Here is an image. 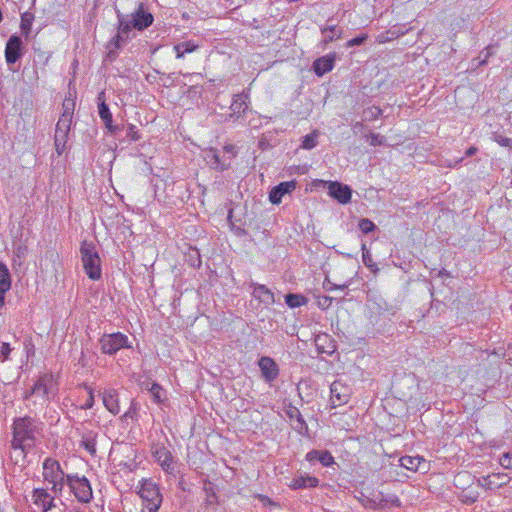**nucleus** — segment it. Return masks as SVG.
Listing matches in <instances>:
<instances>
[{"mask_svg": "<svg viewBox=\"0 0 512 512\" xmlns=\"http://www.w3.org/2000/svg\"><path fill=\"white\" fill-rule=\"evenodd\" d=\"M137 414V408H136V405L134 402L131 403V406L130 408L128 409V411L124 414V417L125 418H134Z\"/></svg>", "mask_w": 512, "mask_h": 512, "instance_id": "4d7b16f0", "label": "nucleus"}, {"mask_svg": "<svg viewBox=\"0 0 512 512\" xmlns=\"http://www.w3.org/2000/svg\"><path fill=\"white\" fill-rule=\"evenodd\" d=\"M249 286L253 288L252 296L265 306L272 305L276 302L274 293L267 286L253 281Z\"/></svg>", "mask_w": 512, "mask_h": 512, "instance_id": "dca6fc26", "label": "nucleus"}, {"mask_svg": "<svg viewBox=\"0 0 512 512\" xmlns=\"http://www.w3.org/2000/svg\"><path fill=\"white\" fill-rule=\"evenodd\" d=\"M32 499L33 503L41 510V512H48L55 506L54 498L45 489H34Z\"/></svg>", "mask_w": 512, "mask_h": 512, "instance_id": "6ab92c4d", "label": "nucleus"}, {"mask_svg": "<svg viewBox=\"0 0 512 512\" xmlns=\"http://www.w3.org/2000/svg\"><path fill=\"white\" fill-rule=\"evenodd\" d=\"M43 477L48 482L58 481L64 477V472L61 469L60 463L52 458L45 459L43 463Z\"/></svg>", "mask_w": 512, "mask_h": 512, "instance_id": "f3484780", "label": "nucleus"}, {"mask_svg": "<svg viewBox=\"0 0 512 512\" xmlns=\"http://www.w3.org/2000/svg\"><path fill=\"white\" fill-rule=\"evenodd\" d=\"M285 303L290 308H297L306 305L308 299L302 294L288 293L284 296Z\"/></svg>", "mask_w": 512, "mask_h": 512, "instance_id": "473e14b6", "label": "nucleus"}, {"mask_svg": "<svg viewBox=\"0 0 512 512\" xmlns=\"http://www.w3.org/2000/svg\"><path fill=\"white\" fill-rule=\"evenodd\" d=\"M12 279L6 264L0 261V309L5 304V294L11 289Z\"/></svg>", "mask_w": 512, "mask_h": 512, "instance_id": "412c9836", "label": "nucleus"}, {"mask_svg": "<svg viewBox=\"0 0 512 512\" xmlns=\"http://www.w3.org/2000/svg\"><path fill=\"white\" fill-rule=\"evenodd\" d=\"M424 459L420 456H402L399 459L400 466L410 470V471H417L421 462H423Z\"/></svg>", "mask_w": 512, "mask_h": 512, "instance_id": "7c9ffc66", "label": "nucleus"}, {"mask_svg": "<svg viewBox=\"0 0 512 512\" xmlns=\"http://www.w3.org/2000/svg\"><path fill=\"white\" fill-rule=\"evenodd\" d=\"M336 53H329L314 60L312 70L316 76L322 77L332 71L335 67Z\"/></svg>", "mask_w": 512, "mask_h": 512, "instance_id": "4468645a", "label": "nucleus"}, {"mask_svg": "<svg viewBox=\"0 0 512 512\" xmlns=\"http://www.w3.org/2000/svg\"><path fill=\"white\" fill-rule=\"evenodd\" d=\"M118 19L117 34L110 40L109 46L119 49L127 42L131 36L132 29L143 31L152 25L154 21L153 15L144 9L143 3H139L138 8L131 14H122L119 10L116 11Z\"/></svg>", "mask_w": 512, "mask_h": 512, "instance_id": "f257e3e1", "label": "nucleus"}, {"mask_svg": "<svg viewBox=\"0 0 512 512\" xmlns=\"http://www.w3.org/2000/svg\"><path fill=\"white\" fill-rule=\"evenodd\" d=\"M40 424L30 416L15 418L12 424L13 444L15 447H34Z\"/></svg>", "mask_w": 512, "mask_h": 512, "instance_id": "f03ea898", "label": "nucleus"}, {"mask_svg": "<svg viewBox=\"0 0 512 512\" xmlns=\"http://www.w3.org/2000/svg\"><path fill=\"white\" fill-rule=\"evenodd\" d=\"M232 214H233V210L230 209L229 212H228V217H227V220H228V223H229V226L231 228V230L237 235V236H244L247 234V231L244 229V228H241L240 226H237L233 220H232Z\"/></svg>", "mask_w": 512, "mask_h": 512, "instance_id": "79ce46f5", "label": "nucleus"}, {"mask_svg": "<svg viewBox=\"0 0 512 512\" xmlns=\"http://www.w3.org/2000/svg\"><path fill=\"white\" fill-rule=\"evenodd\" d=\"M368 138L370 139L371 146H381L384 144L385 141V138L383 136L376 133H370L368 135Z\"/></svg>", "mask_w": 512, "mask_h": 512, "instance_id": "3c124183", "label": "nucleus"}, {"mask_svg": "<svg viewBox=\"0 0 512 512\" xmlns=\"http://www.w3.org/2000/svg\"><path fill=\"white\" fill-rule=\"evenodd\" d=\"M492 50H493V48H492V47H487L485 50H483V51L480 53L479 58H481V57L483 56V59H481V60L479 61L478 65H483V64H485V63H486V61H487L488 57H489L490 55H492V53H493V51H492Z\"/></svg>", "mask_w": 512, "mask_h": 512, "instance_id": "5fc2aeb1", "label": "nucleus"}, {"mask_svg": "<svg viewBox=\"0 0 512 512\" xmlns=\"http://www.w3.org/2000/svg\"><path fill=\"white\" fill-rule=\"evenodd\" d=\"M96 437L97 434L89 431L82 436L80 445L92 456L96 454Z\"/></svg>", "mask_w": 512, "mask_h": 512, "instance_id": "c85d7f7f", "label": "nucleus"}, {"mask_svg": "<svg viewBox=\"0 0 512 512\" xmlns=\"http://www.w3.org/2000/svg\"><path fill=\"white\" fill-rule=\"evenodd\" d=\"M98 113L101 120L104 122L105 126H111L112 122V113L110 112L109 106L105 101V92L102 91L98 94Z\"/></svg>", "mask_w": 512, "mask_h": 512, "instance_id": "b1692460", "label": "nucleus"}, {"mask_svg": "<svg viewBox=\"0 0 512 512\" xmlns=\"http://www.w3.org/2000/svg\"><path fill=\"white\" fill-rule=\"evenodd\" d=\"M363 122H364V121L362 120V121H359V122L354 123V124H353V129H354V130L362 129V128L364 127Z\"/></svg>", "mask_w": 512, "mask_h": 512, "instance_id": "052dcab7", "label": "nucleus"}, {"mask_svg": "<svg viewBox=\"0 0 512 512\" xmlns=\"http://www.w3.org/2000/svg\"><path fill=\"white\" fill-rule=\"evenodd\" d=\"M51 483L53 484L52 490L54 493L61 492L64 484L66 483V476L64 475V477H61L58 481H53Z\"/></svg>", "mask_w": 512, "mask_h": 512, "instance_id": "864d4df0", "label": "nucleus"}, {"mask_svg": "<svg viewBox=\"0 0 512 512\" xmlns=\"http://www.w3.org/2000/svg\"><path fill=\"white\" fill-rule=\"evenodd\" d=\"M74 108V100L65 98L62 104L63 111L56 124L54 135V145L59 156L62 155L65 150L68 134L72 124Z\"/></svg>", "mask_w": 512, "mask_h": 512, "instance_id": "7ed1b4c3", "label": "nucleus"}, {"mask_svg": "<svg viewBox=\"0 0 512 512\" xmlns=\"http://www.w3.org/2000/svg\"><path fill=\"white\" fill-rule=\"evenodd\" d=\"M66 484L79 502L89 503L92 500V488L89 480L85 476L66 475Z\"/></svg>", "mask_w": 512, "mask_h": 512, "instance_id": "6e6552de", "label": "nucleus"}, {"mask_svg": "<svg viewBox=\"0 0 512 512\" xmlns=\"http://www.w3.org/2000/svg\"><path fill=\"white\" fill-rule=\"evenodd\" d=\"M318 462L324 467H330L335 463L334 457L328 450H319Z\"/></svg>", "mask_w": 512, "mask_h": 512, "instance_id": "ea45409f", "label": "nucleus"}, {"mask_svg": "<svg viewBox=\"0 0 512 512\" xmlns=\"http://www.w3.org/2000/svg\"><path fill=\"white\" fill-rule=\"evenodd\" d=\"M362 250L364 251L363 252V262L364 264L371 270H373V267L376 266L375 263H373L372 261V258H371V254L368 250H366V245L365 244H362Z\"/></svg>", "mask_w": 512, "mask_h": 512, "instance_id": "09e8293b", "label": "nucleus"}, {"mask_svg": "<svg viewBox=\"0 0 512 512\" xmlns=\"http://www.w3.org/2000/svg\"><path fill=\"white\" fill-rule=\"evenodd\" d=\"M11 452H10V459L15 464H21L23 465L26 459L27 454L32 449V447H15L13 444V441H11L10 444Z\"/></svg>", "mask_w": 512, "mask_h": 512, "instance_id": "cd10ccee", "label": "nucleus"}, {"mask_svg": "<svg viewBox=\"0 0 512 512\" xmlns=\"http://www.w3.org/2000/svg\"><path fill=\"white\" fill-rule=\"evenodd\" d=\"M288 415H289V417H290V418H293V417H295V418H296V413L294 412V408H293V409H291V410L288 412Z\"/></svg>", "mask_w": 512, "mask_h": 512, "instance_id": "774afa93", "label": "nucleus"}, {"mask_svg": "<svg viewBox=\"0 0 512 512\" xmlns=\"http://www.w3.org/2000/svg\"><path fill=\"white\" fill-rule=\"evenodd\" d=\"M319 485V479L310 475H299L292 479L289 487L293 490L314 488Z\"/></svg>", "mask_w": 512, "mask_h": 512, "instance_id": "5701e85b", "label": "nucleus"}, {"mask_svg": "<svg viewBox=\"0 0 512 512\" xmlns=\"http://www.w3.org/2000/svg\"><path fill=\"white\" fill-rule=\"evenodd\" d=\"M258 366L261 371V376L267 383H272L279 376V367L275 360L269 356H262L258 360Z\"/></svg>", "mask_w": 512, "mask_h": 512, "instance_id": "f8f14e48", "label": "nucleus"}, {"mask_svg": "<svg viewBox=\"0 0 512 512\" xmlns=\"http://www.w3.org/2000/svg\"><path fill=\"white\" fill-rule=\"evenodd\" d=\"M438 276H439V277H449V276H450V273H449L447 270L442 269V270H440V271L438 272Z\"/></svg>", "mask_w": 512, "mask_h": 512, "instance_id": "680f3d73", "label": "nucleus"}, {"mask_svg": "<svg viewBox=\"0 0 512 512\" xmlns=\"http://www.w3.org/2000/svg\"><path fill=\"white\" fill-rule=\"evenodd\" d=\"M296 188V182L285 181L279 183L277 186L273 187L269 193V200L272 204H280L284 195L292 192Z\"/></svg>", "mask_w": 512, "mask_h": 512, "instance_id": "aec40b11", "label": "nucleus"}, {"mask_svg": "<svg viewBox=\"0 0 512 512\" xmlns=\"http://www.w3.org/2000/svg\"><path fill=\"white\" fill-rule=\"evenodd\" d=\"M101 395L106 409L112 414L117 415L120 412L117 390L105 389Z\"/></svg>", "mask_w": 512, "mask_h": 512, "instance_id": "4be33fe9", "label": "nucleus"}, {"mask_svg": "<svg viewBox=\"0 0 512 512\" xmlns=\"http://www.w3.org/2000/svg\"><path fill=\"white\" fill-rule=\"evenodd\" d=\"M478 151L477 147L471 146L465 151V157H472Z\"/></svg>", "mask_w": 512, "mask_h": 512, "instance_id": "13d9d810", "label": "nucleus"}, {"mask_svg": "<svg viewBox=\"0 0 512 512\" xmlns=\"http://www.w3.org/2000/svg\"><path fill=\"white\" fill-rule=\"evenodd\" d=\"M367 39H368L367 34H360L357 37H354V38L350 39L349 41H347L345 44V47L350 48V47H354V46H361L366 42Z\"/></svg>", "mask_w": 512, "mask_h": 512, "instance_id": "c03bdc74", "label": "nucleus"}, {"mask_svg": "<svg viewBox=\"0 0 512 512\" xmlns=\"http://www.w3.org/2000/svg\"><path fill=\"white\" fill-rule=\"evenodd\" d=\"M204 491L206 493L205 504L206 505H214L217 503L218 497L215 492L214 486L211 482H206L204 484Z\"/></svg>", "mask_w": 512, "mask_h": 512, "instance_id": "4c0bfd02", "label": "nucleus"}, {"mask_svg": "<svg viewBox=\"0 0 512 512\" xmlns=\"http://www.w3.org/2000/svg\"><path fill=\"white\" fill-rule=\"evenodd\" d=\"M323 186H327L329 195L336 199L340 204H348L351 201L352 189L338 181L320 180Z\"/></svg>", "mask_w": 512, "mask_h": 512, "instance_id": "9b49d317", "label": "nucleus"}, {"mask_svg": "<svg viewBox=\"0 0 512 512\" xmlns=\"http://www.w3.org/2000/svg\"><path fill=\"white\" fill-rule=\"evenodd\" d=\"M139 495L149 512H157L162 503V494L157 483L151 479H144L141 482Z\"/></svg>", "mask_w": 512, "mask_h": 512, "instance_id": "423d86ee", "label": "nucleus"}, {"mask_svg": "<svg viewBox=\"0 0 512 512\" xmlns=\"http://www.w3.org/2000/svg\"><path fill=\"white\" fill-rule=\"evenodd\" d=\"M205 160L211 168L219 171L228 169L230 165L229 163L226 164L221 161L220 156L215 149H210L206 152Z\"/></svg>", "mask_w": 512, "mask_h": 512, "instance_id": "a878e982", "label": "nucleus"}, {"mask_svg": "<svg viewBox=\"0 0 512 512\" xmlns=\"http://www.w3.org/2000/svg\"><path fill=\"white\" fill-rule=\"evenodd\" d=\"M248 95L245 93L236 94L233 97V101L229 107L230 112L223 115V122H236L238 121L242 115L246 113L248 110Z\"/></svg>", "mask_w": 512, "mask_h": 512, "instance_id": "9d476101", "label": "nucleus"}, {"mask_svg": "<svg viewBox=\"0 0 512 512\" xmlns=\"http://www.w3.org/2000/svg\"><path fill=\"white\" fill-rule=\"evenodd\" d=\"M109 132L113 135H117L120 131L124 129V125H113V121L111 122V126H106Z\"/></svg>", "mask_w": 512, "mask_h": 512, "instance_id": "6e6d98bb", "label": "nucleus"}, {"mask_svg": "<svg viewBox=\"0 0 512 512\" xmlns=\"http://www.w3.org/2000/svg\"><path fill=\"white\" fill-rule=\"evenodd\" d=\"M117 56V54L113 51V50H110L109 53H108V57L110 59H114L115 57Z\"/></svg>", "mask_w": 512, "mask_h": 512, "instance_id": "69168bd1", "label": "nucleus"}, {"mask_svg": "<svg viewBox=\"0 0 512 512\" xmlns=\"http://www.w3.org/2000/svg\"><path fill=\"white\" fill-rule=\"evenodd\" d=\"M26 248L25 247H22V246H18L17 249H16V253L18 256L22 255L24 253V250Z\"/></svg>", "mask_w": 512, "mask_h": 512, "instance_id": "0e129e2a", "label": "nucleus"}, {"mask_svg": "<svg viewBox=\"0 0 512 512\" xmlns=\"http://www.w3.org/2000/svg\"><path fill=\"white\" fill-rule=\"evenodd\" d=\"M199 46L192 41H184L174 45V51L176 52V58L181 59L186 53H192L196 51Z\"/></svg>", "mask_w": 512, "mask_h": 512, "instance_id": "c756f323", "label": "nucleus"}, {"mask_svg": "<svg viewBox=\"0 0 512 512\" xmlns=\"http://www.w3.org/2000/svg\"><path fill=\"white\" fill-rule=\"evenodd\" d=\"M319 450L317 449H313L311 451H309L306 455H305V460L308 461L310 464H315L318 462L319 460Z\"/></svg>", "mask_w": 512, "mask_h": 512, "instance_id": "603ef678", "label": "nucleus"}, {"mask_svg": "<svg viewBox=\"0 0 512 512\" xmlns=\"http://www.w3.org/2000/svg\"><path fill=\"white\" fill-rule=\"evenodd\" d=\"M324 38L322 40V45L325 47L330 42H333L336 39L342 38V29H337L336 25H327L321 29Z\"/></svg>", "mask_w": 512, "mask_h": 512, "instance_id": "bb28decb", "label": "nucleus"}, {"mask_svg": "<svg viewBox=\"0 0 512 512\" xmlns=\"http://www.w3.org/2000/svg\"><path fill=\"white\" fill-rule=\"evenodd\" d=\"M330 393L333 405L341 406L349 401L352 390L348 385L336 380L331 384Z\"/></svg>", "mask_w": 512, "mask_h": 512, "instance_id": "ddd939ff", "label": "nucleus"}, {"mask_svg": "<svg viewBox=\"0 0 512 512\" xmlns=\"http://www.w3.org/2000/svg\"><path fill=\"white\" fill-rule=\"evenodd\" d=\"M32 393H38L42 398L41 405L49 403L58 393V382L53 373H44L39 376L32 386Z\"/></svg>", "mask_w": 512, "mask_h": 512, "instance_id": "39448f33", "label": "nucleus"}, {"mask_svg": "<svg viewBox=\"0 0 512 512\" xmlns=\"http://www.w3.org/2000/svg\"><path fill=\"white\" fill-rule=\"evenodd\" d=\"M82 386L88 392V398H87L86 402L83 405H81L80 408L83 410H88V409H91L94 405V392H93V389L90 386H88L87 384L83 383Z\"/></svg>", "mask_w": 512, "mask_h": 512, "instance_id": "37998d69", "label": "nucleus"}, {"mask_svg": "<svg viewBox=\"0 0 512 512\" xmlns=\"http://www.w3.org/2000/svg\"><path fill=\"white\" fill-rule=\"evenodd\" d=\"M12 351V348L9 343L2 342L0 347V360L2 362L7 361L9 359V355Z\"/></svg>", "mask_w": 512, "mask_h": 512, "instance_id": "a18cd8bd", "label": "nucleus"}, {"mask_svg": "<svg viewBox=\"0 0 512 512\" xmlns=\"http://www.w3.org/2000/svg\"><path fill=\"white\" fill-rule=\"evenodd\" d=\"M494 140L502 147L512 149V139L503 135H494Z\"/></svg>", "mask_w": 512, "mask_h": 512, "instance_id": "de8ad7c7", "label": "nucleus"}, {"mask_svg": "<svg viewBox=\"0 0 512 512\" xmlns=\"http://www.w3.org/2000/svg\"><path fill=\"white\" fill-rule=\"evenodd\" d=\"M33 395H38V393H32V388H31L30 390L26 391V393L24 395V399L28 400Z\"/></svg>", "mask_w": 512, "mask_h": 512, "instance_id": "e2e57ef3", "label": "nucleus"}, {"mask_svg": "<svg viewBox=\"0 0 512 512\" xmlns=\"http://www.w3.org/2000/svg\"><path fill=\"white\" fill-rule=\"evenodd\" d=\"M358 227L364 234H369L376 229V225L368 218L360 219Z\"/></svg>", "mask_w": 512, "mask_h": 512, "instance_id": "a19ab883", "label": "nucleus"}, {"mask_svg": "<svg viewBox=\"0 0 512 512\" xmlns=\"http://www.w3.org/2000/svg\"><path fill=\"white\" fill-rule=\"evenodd\" d=\"M25 52V47L22 38L13 34L9 37L5 46V60L9 67L19 61Z\"/></svg>", "mask_w": 512, "mask_h": 512, "instance_id": "1a4fd4ad", "label": "nucleus"}, {"mask_svg": "<svg viewBox=\"0 0 512 512\" xmlns=\"http://www.w3.org/2000/svg\"><path fill=\"white\" fill-rule=\"evenodd\" d=\"M294 412L296 413V422H297V425L295 426V430L302 435H306L308 433V425H307L306 421L304 420L300 411L295 407H294Z\"/></svg>", "mask_w": 512, "mask_h": 512, "instance_id": "58836bf2", "label": "nucleus"}, {"mask_svg": "<svg viewBox=\"0 0 512 512\" xmlns=\"http://www.w3.org/2000/svg\"><path fill=\"white\" fill-rule=\"evenodd\" d=\"M82 265L91 280H99L102 276L101 259L93 242L84 240L80 246Z\"/></svg>", "mask_w": 512, "mask_h": 512, "instance_id": "20e7f679", "label": "nucleus"}, {"mask_svg": "<svg viewBox=\"0 0 512 512\" xmlns=\"http://www.w3.org/2000/svg\"><path fill=\"white\" fill-rule=\"evenodd\" d=\"M153 455L155 461L162 467V469L169 473H174L173 456L165 446H156Z\"/></svg>", "mask_w": 512, "mask_h": 512, "instance_id": "2eb2a0df", "label": "nucleus"}, {"mask_svg": "<svg viewBox=\"0 0 512 512\" xmlns=\"http://www.w3.org/2000/svg\"><path fill=\"white\" fill-rule=\"evenodd\" d=\"M318 136L319 132L317 130H314L311 133L305 135L303 137L301 147L306 150L315 148L318 144Z\"/></svg>", "mask_w": 512, "mask_h": 512, "instance_id": "c9c22d12", "label": "nucleus"}, {"mask_svg": "<svg viewBox=\"0 0 512 512\" xmlns=\"http://www.w3.org/2000/svg\"><path fill=\"white\" fill-rule=\"evenodd\" d=\"M126 136L131 140V141H137L140 139V135H139V132L136 128L135 125L133 124H128L127 125V128H126Z\"/></svg>", "mask_w": 512, "mask_h": 512, "instance_id": "49530a36", "label": "nucleus"}, {"mask_svg": "<svg viewBox=\"0 0 512 512\" xmlns=\"http://www.w3.org/2000/svg\"><path fill=\"white\" fill-rule=\"evenodd\" d=\"M224 149H225L227 152L232 153V152H233V150H234V147H233L232 145H227V146H225V147H224Z\"/></svg>", "mask_w": 512, "mask_h": 512, "instance_id": "338daca9", "label": "nucleus"}, {"mask_svg": "<svg viewBox=\"0 0 512 512\" xmlns=\"http://www.w3.org/2000/svg\"><path fill=\"white\" fill-rule=\"evenodd\" d=\"M143 389L151 393L153 401L157 404H162L167 399L165 389L158 383H143Z\"/></svg>", "mask_w": 512, "mask_h": 512, "instance_id": "393cba45", "label": "nucleus"}, {"mask_svg": "<svg viewBox=\"0 0 512 512\" xmlns=\"http://www.w3.org/2000/svg\"><path fill=\"white\" fill-rule=\"evenodd\" d=\"M186 263L193 268H200L202 264L201 255L197 248L189 247L185 253Z\"/></svg>", "mask_w": 512, "mask_h": 512, "instance_id": "2f4dec72", "label": "nucleus"}, {"mask_svg": "<svg viewBox=\"0 0 512 512\" xmlns=\"http://www.w3.org/2000/svg\"><path fill=\"white\" fill-rule=\"evenodd\" d=\"M479 496H480V494L477 490H474L472 488H467V489H464L459 494V499L463 504L471 505L478 500Z\"/></svg>", "mask_w": 512, "mask_h": 512, "instance_id": "72a5a7b5", "label": "nucleus"}, {"mask_svg": "<svg viewBox=\"0 0 512 512\" xmlns=\"http://www.w3.org/2000/svg\"><path fill=\"white\" fill-rule=\"evenodd\" d=\"M259 500L263 503V505H271L273 504V501L265 496V495H258Z\"/></svg>", "mask_w": 512, "mask_h": 512, "instance_id": "bf43d9fd", "label": "nucleus"}, {"mask_svg": "<svg viewBox=\"0 0 512 512\" xmlns=\"http://www.w3.org/2000/svg\"><path fill=\"white\" fill-rule=\"evenodd\" d=\"M510 481V477L505 473H494L477 480V485L486 489L502 487Z\"/></svg>", "mask_w": 512, "mask_h": 512, "instance_id": "a211bd4d", "label": "nucleus"}, {"mask_svg": "<svg viewBox=\"0 0 512 512\" xmlns=\"http://www.w3.org/2000/svg\"><path fill=\"white\" fill-rule=\"evenodd\" d=\"M382 115V110L377 106H371L364 109L362 118L363 121L372 122Z\"/></svg>", "mask_w": 512, "mask_h": 512, "instance_id": "e433bc0d", "label": "nucleus"}, {"mask_svg": "<svg viewBox=\"0 0 512 512\" xmlns=\"http://www.w3.org/2000/svg\"><path fill=\"white\" fill-rule=\"evenodd\" d=\"M33 20L34 14L31 12L27 11L21 15L20 29L25 37H28L31 32Z\"/></svg>", "mask_w": 512, "mask_h": 512, "instance_id": "f704fd0d", "label": "nucleus"}, {"mask_svg": "<svg viewBox=\"0 0 512 512\" xmlns=\"http://www.w3.org/2000/svg\"><path fill=\"white\" fill-rule=\"evenodd\" d=\"M500 465L505 469L512 468V453H504L499 459Z\"/></svg>", "mask_w": 512, "mask_h": 512, "instance_id": "8fccbe9b", "label": "nucleus"}, {"mask_svg": "<svg viewBox=\"0 0 512 512\" xmlns=\"http://www.w3.org/2000/svg\"><path fill=\"white\" fill-rule=\"evenodd\" d=\"M99 343L101 352L107 355H114L121 349L132 347L128 336L121 332L103 334Z\"/></svg>", "mask_w": 512, "mask_h": 512, "instance_id": "0eeeda50", "label": "nucleus"}]
</instances>
